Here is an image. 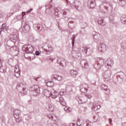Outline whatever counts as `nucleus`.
I'll return each instance as SVG.
<instances>
[{
	"label": "nucleus",
	"instance_id": "obj_3",
	"mask_svg": "<svg viewBox=\"0 0 126 126\" xmlns=\"http://www.w3.org/2000/svg\"><path fill=\"white\" fill-rule=\"evenodd\" d=\"M30 91L33 96H37L40 93V87L38 85H34L30 88Z\"/></svg>",
	"mask_w": 126,
	"mask_h": 126
},
{
	"label": "nucleus",
	"instance_id": "obj_9",
	"mask_svg": "<svg viewBox=\"0 0 126 126\" xmlns=\"http://www.w3.org/2000/svg\"><path fill=\"white\" fill-rule=\"evenodd\" d=\"M88 6L89 8H94L96 6L95 0H89L88 2Z\"/></svg>",
	"mask_w": 126,
	"mask_h": 126
},
{
	"label": "nucleus",
	"instance_id": "obj_7",
	"mask_svg": "<svg viewBox=\"0 0 126 126\" xmlns=\"http://www.w3.org/2000/svg\"><path fill=\"white\" fill-rule=\"evenodd\" d=\"M88 85L87 84H83L81 85L80 87V89L81 90V92L82 93H86L87 92V90L88 89Z\"/></svg>",
	"mask_w": 126,
	"mask_h": 126
},
{
	"label": "nucleus",
	"instance_id": "obj_41",
	"mask_svg": "<svg viewBox=\"0 0 126 126\" xmlns=\"http://www.w3.org/2000/svg\"><path fill=\"white\" fill-rule=\"evenodd\" d=\"M64 110L67 113H69V112H71V108L70 107H68L67 106L65 107L64 108Z\"/></svg>",
	"mask_w": 126,
	"mask_h": 126
},
{
	"label": "nucleus",
	"instance_id": "obj_28",
	"mask_svg": "<svg viewBox=\"0 0 126 126\" xmlns=\"http://www.w3.org/2000/svg\"><path fill=\"white\" fill-rule=\"evenodd\" d=\"M109 21L110 23H112V24H114L115 23V18H114V16H109Z\"/></svg>",
	"mask_w": 126,
	"mask_h": 126
},
{
	"label": "nucleus",
	"instance_id": "obj_37",
	"mask_svg": "<svg viewBox=\"0 0 126 126\" xmlns=\"http://www.w3.org/2000/svg\"><path fill=\"white\" fill-rule=\"evenodd\" d=\"M76 37V35L74 34L72 35V36L71 37L72 46H74V43L75 42V37Z\"/></svg>",
	"mask_w": 126,
	"mask_h": 126
},
{
	"label": "nucleus",
	"instance_id": "obj_6",
	"mask_svg": "<svg viewBox=\"0 0 126 126\" xmlns=\"http://www.w3.org/2000/svg\"><path fill=\"white\" fill-rule=\"evenodd\" d=\"M6 72V67L3 65V60L0 59V72L4 73Z\"/></svg>",
	"mask_w": 126,
	"mask_h": 126
},
{
	"label": "nucleus",
	"instance_id": "obj_40",
	"mask_svg": "<svg viewBox=\"0 0 126 126\" xmlns=\"http://www.w3.org/2000/svg\"><path fill=\"white\" fill-rule=\"evenodd\" d=\"M121 47L123 50L126 49V42H123L121 43Z\"/></svg>",
	"mask_w": 126,
	"mask_h": 126
},
{
	"label": "nucleus",
	"instance_id": "obj_8",
	"mask_svg": "<svg viewBox=\"0 0 126 126\" xmlns=\"http://www.w3.org/2000/svg\"><path fill=\"white\" fill-rule=\"evenodd\" d=\"M12 36H13V37H14L13 40H11V39H10V40H8L7 41V46L8 47H9L10 48H13V45H13V44H14V41L15 40V39H16V37H17L16 34H14Z\"/></svg>",
	"mask_w": 126,
	"mask_h": 126
},
{
	"label": "nucleus",
	"instance_id": "obj_33",
	"mask_svg": "<svg viewBox=\"0 0 126 126\" xmlns=\"http://www.w3.org/2000/svg\"><path fill=\"white\" fill-rule=\"evenodd\" d=\"M47 110H49L50 112H53V104H48L47 107Z\"/></svg>",
	"mask_w": 126,
	"mask_h": 126
},
{
	"label": "nucleus",
	"instance_id": "obj_23",
	"mask_svg": "<svg viewBox=\"0 0 126 126\" xmlns=\"http://www.w3.org/2000/svg\"><path fill=\"white\" fill-rule=\"evenodd\" d=\"M52 77H53L56 80H58V81H61L63 79L62 76H60L59 75H52Z\"/></svg>",
	"mask_w": 126,
	"mask_h": 126
},
{
	"label": "nucleus",
	"instance_id": "obj_34",
	"mask_svg": "<svg viewBox=\"0 0 126 126\" xmlns=\"http://www.w3.org/2000/svg\"><path fill=\"white\" fill-rule=\"evenodd\" d=\"M72 55L73 57H78V51L76 50H73L72 51Z\"/></svg>",
	"mask_w": 126,
	"mask_h": 126
},
{
	"label": "nucleus",
	"instance_id": "obj_29",
	"mask_svg": "<svg viewBox=\"0 0 126 126\" xmlns=\"http://www.w3.org/2000/svg\"><path fill=\"white\" fill-rule=\"evenodd\" d=\"M83 51L86 54V55H87V52L90 50V47H87V46H84L83 47Z\"/></svg>",
	"mask_w": 126,
	"mask_h": 126
},
{
	"label": "nucleus",
	"instance_id": "obj_2",
	"mask_svg": "<svg viewBox=\"0 0 126 126\" xmlns=\"http://www.w3.org/2000/svg\"><path fill=\"white\" fill-rule=\"evenodd\" d=\"M14 117L16 119V122L18 124H20L22 122V117H21V111L20 110L16 109L14 111Z\"/></svg>",
	"mask_w": 126,
	"mask_h": 126
},
{
	"label": "nucleus",
	"instance_id": "obj_14",
	"mask_svg": "<svg viewBox=\"0 0 126 126\" xmlns=\"http://www.w3.org/2000/svg\"><path fill=\"white\" fill-rule=\"evenodd\" d=\"M50 96L51 97V98L56 99V98L59 96V93H58V92H57V91H55L54 90H52L51 91Z\"/></svg>",
	"mask_w": 126,
	"mask_h": 126
},
{
	"label": "nucleus",
	"instance_id": "obj_39",
	"mask_svg": "<svg viewBox=\"0 0 126 126\" xmlns=\"http://www.w3.org/2000/svg\"><path fill=\"white\" fill-rule=\"evenodd\" d=\"M26 15V12H22V15H19L17 16V18H18V17L20 16V19L23 18V17Z\"/></svg>",
	"mask_w": 126,
	"mask_h": 126
},
{
	"label": "nucleus",
	"instance_id": "obj_30",
	"mask_svg": "<svg viewBox=\"0 0 126 126\" xmlns=\"http://www.w3.org/2000/svg\"><path fill=\"white\" fill-rule=\"evenodd\" d=\"M67 12H68V10L66 9H64L62 10V13L65 18H66V13H67Z\"/></svg>",
	"mask_w": 126,
	"mask_h": 126
},
{
	"label": "nucleus",
	"instance_id": "obj_62",
	"mask_svg": "<svg viewBox=\"0 0 126 126\" xmlns=\"http://www.w3.org/2000/svg\"><path fill=\"white\" fill-rule=\"evenodd\" d=\"M87 126H89V124H87Z\"/></svg>",
	"mask_w": 126,
	"mask_h": 126
},
{
	"label": "nucleus",
	"instance_id": "obj_13",
	"mask_svg": "<svg viewBox=\"0 0 126 126\" xmlns=\"http://www.w3.org/2000/svg\"><path fill=\"white\" fill-rule=\"evenodd\" d=\"M15 76L16 77H19L20 76V69L19 66L17 65L14 68Z\"/></svg>",
	"mask_w": 126,
	"mask_h": 126
},
{
	"label": "nucleus",
	"instance_id": "obj_25",
	"mask_svg": "<svg viewBox=\"0 0 126 126\" xmlns=\"http://www.w3.org/2000/svg\"><path fill=\"white\" fill-rule=\"evenodd\" d=\"M45 83L48 87H52L54 85V82L52 81H49V80H45Z\"/></svg>",
	"mask_w": 126,
	"mask_h": 126
},
{
	"label": "nucleus",
	"instance_id": "obj_36",
	"mask_svg": "<svg viewBox=\"0 0 126 126\" xmlns=\"http://www.w3.org/2000/svg\"><path fill=\"white\" fill-rule=\"evenodd\" d=\"M70 73L72 76H76V75L78 74V72L74 70H71L70 71Z\"/></svg>",
	"mask_w": 126,
	"mask_h": 126
},
{
	"label": "nucleus",
	"instance_id": "obj_5",
	"mask_svg": "<svg viewBox=\"0 0 126 126\" xmlns=\"http://www.w3.org/2000/svg\"><path fill=\"white\" fill-rule=\"evenodd\" d=\"M68 22H69L68 26L70 28H74L75 24H76V20L72 18L68 19Z\"/></svg>",
	"mask_w": 126,
	"mask_h": 126
},
{
	"label": "nucleus",
	"instance_id": "obj_48",
	"mask_svg": "<svg viewBox=\"0 0 126 126\" xmlns=\"http://www.w3.org/2000/svg\"><path fill=\"white\" fill-rule=\"evenodd\" d=\"M60 93L61 95H63V94H64V92H63V90H61Z\"/></svg>",
	"mask_w": 126,
	"mask_h": 126
},
{
	"label": "nucleus",
	"instance_id": "obj_1",
	"mask_svg": "<svg viewBox=\"0 0 126 126\" xmlns=\"http://www.w3.org/2000/svg\"><path fill=\"white\" fill-rule=\"evenodd\" d=\"M22 50L26 54H31L30 56V60H34L35 59V54L33 53L34 48L32 45L30 44L24 45Z\"/></svg>",
	"mask_w": 126,
	"mask_h": 126
},
{
	"label": "nucleus",
	"instance_id": "obj_18",
	"mask_svg": "<svg viewBox=\"0 0 126 126\" xmlns=\"http://www.w3.org/2000/svg\"><path fill=\"white\" fill-rule=\"evenodd\" d=\"M59 102L63 107H65L66 106V103L65 102V101H64V99H63V96L59 97Z\"/></svg>",
	"mask_w": 126,
	"mask_h": 126
},
{
	"label": "nucleus",
	"instance_id": "obj_17",
	"mask_svg": "<svg viewBox=\"0 0 126 126\" xmlns=\"http://www.w3.org/2000/svg\"><path fill=\"white\" fill-rule=\"evenodd\" d=\"M81 65L82 67H88V62L87 60L83 59L81 61Z\"/></svg>",
	"mask_w": 126,
	"mask_h": 126
},
{
	"label": "nucleus",
	"instance_id": "obj_11",
	"mask_svg": "<svg viewBox=\"0 0 126 126\" xmlns=\"http://www.w3.org/2000/svg\"><path fill=\"white\" fill-rule=\"evenodd\" d=\"M100 88L102 90H104V91H105V94H106V95H109V94H110V90L109 89V88H108V86L106 85H101L100 86Z\"/></svg>",
	"mask_w": 126,
	"mask_h": 126
},
{
	"label": "nucleus",
	"instance_id": "obj_19",
	"mask_svg": "<svg viewBox=\"0 0 126 126\" xmlns=\"http://www.w3.org/2000/svg\"><path fill=\"white\" fill-rule=\"evenodd\" d=\"M33 27L36 30H38V31H42V29H43V27L40 24H34Z\"/></svg>",
	"mask_w": 126,
	"mask_h": 126
},
{
	"label": "nucleus",
	"instance_id": "obj_61",
	"mask_svg": "<svg viewBox=\"0 0 126 126\" xmlns=\"http://www.w3.org/2000/svg\"><path fill=\"white\" fill-rule=\"evenodd\" d=\"M111 7H112V8H113V6L112 5H110Z\"/></svg>",
	"mask_w": 126,
	"mask_h": 126
},
{
	"label": "nucleus",
	"instance_id": "obj_26",
	"mask_svg": "<svg viewBox=\"0 0 126 126\" xmlns=\"http://www.w3.org/2000/svg\"><path fill=\"white\" fill-rule=\"evenodd\" d=\"M50 94L51 92L48 89L44 90L43 91V94H44L45 96H47V97L50 96Z\"/></svg>",
	"mask_w": 126,
	"mask_h": 126
},
{
	"label": "nucleus",
	"instance_id": "obj_47",
	"mask_svg": "<svg viewBox=\"0 0 126 126\" xmlns=\"http://www.w3.org/2000/svg\"><path fill=\"white\" fill-rule=\"evenodd\" d=\"M83 25L84 26V27H82V28H85L86 27H87V23H84L83 24Z\"/></svg>",
	"mask_w": 126,
	"mask_h": 126
},
{
	"label": "nucleus",
	"instance_id": "obj_27",
	"mask_svg": "<svg viewBox=\"0 0 126 126\" xmlns=\"http://www.w3.org/2000/svg\"><path fill=\"white\" fill-rule=\"evenodd\" d=\"M121 21L123 24H126V16L123 15L121 18Z\"/></svg>",
	"mask_w": 126,
	"mask_h": 126
},
{
	"label": "nucleus",
	"instance_id": "obj_32",
	"mask_svg": "<svg viewBox=\"0 0 126 126\" xmlns=\"http://www.w3.org/2000/svg\"><path fill=\"white\" fill-rule=\"evenodd\" d=\"M101 66H103L102 65L99 64V63H96L94 65V67L95 69H100Z\"/></svg>",
	"mask_w": 126,
	"mask_h": 126
},
{
	"label": "nucleus",
	"instance_id": "obj_63",
	"mask_svg": "<svg viewBox=\"0 0 126 126\" xmlns=\"http://www.w3.org/2000/svg\"><path fill=\"white\" fill-rule=\"evenodd\" d=\"M82 125H80L79 126H81Z\"/></svg>",
	"mask_w": 126,
	"mask_h": 126
},
{
	"label": "nucleus",
	"instance_id": "obj_45",
	"mask_svg": "<svg viewBox=\"0 0 126 126\" xmlns=\"http://www.w3.org/2000/svg\"><path fill=\"white\" fill-rule=\"evenodd\" d=\"M24 85L22 83H18L17 85L16 89H18L19 87H23Z\"/></svg>",
	"mask_w": 126,
	"mask_h": 126
},
{
	"label": "nucleus",
	"instance_id": "obj_15",
	"mask_svg": "<svg viewBox=\"0 0 126 126\" xmlns=\"http://www.w3.org/2000/svg\"><path fill=\"white\" fill-rule=\"evenodd\" d=\"M93 38L95 41H99L100 39V34L96 32H93Z\"/></svg>",
	"mask_w": 126,
	"mask_h": 126
},
{
	"label": "nucleus",
	"instance_id": "obj_52",
	"mask_svg": "<svg viewBox=\"0 0 126 126\" xmlns=\"http://www.w3.org/2000/svg\"><path fill=\"white\" fill-rule=\"evenodd\" d=\"M69 126H76L75 124L71 123L69 124Z\"/></svg>",
	"mask_w": 126,
	"mask_h": 126
},
{
	"label": "nucleus",
	"instance_id": "obj_4",
	"mask_svg": "<svg viewBox=\"0 0 126 126\" xmlns=\"http://www.w3.org/2000/svg\"><path fill=\"white\" fill-rule=\"evenodd\" d=\"M98 51L100 53H103L107 50V46L104 43L101 42L97 47Z\"/></svg>",
	"mask_w": 126,
	"mask_h": 126
},
{
	"label": "nucleus",
	"instance_id": "obj_57",
	"mask_svg": "<svg viewBox=\"0 0 126 126\" xmlns=\"http://www.w3.org/2000/svg\"><path fill=\"white\" fill-rule=\"evenodd\" d=\"M39 78V77L38 78H34V79L36 81H38V79Z\"/></svg>",
	"mask_w": 126,
	"mask_h": 126
},
{
	"label": "nucleus",
	"instance_id": "obj_55",
	"mask_svg": "<svg viewBox=\"0 0 126 126\" xmlns=\"http://www.w3.org/2000/svg\"><path fill=\"white\" fill-rule=\"evenodd\" d=\"M51 126H57V125H56V124H53V125H51Z\"/></svg>",
	"mask_w": 126,
	"mask_h": 126
},
{
	"label": "nucleus",
	"instance_id": "obj_64",
	"mask_svg": "<svg viewBox=\"0 0 126 126\" xmlns=\"http://www.w3.org/2000/svg\"><path fill=\"white\" fill-rule=\"evenodd\" d=\"M0 91H1V89H0Z\"/></svg>",
	"mask_w": 126,
	"mask_h": 126
},
{
	"label": "nucleus",
	"instance_id": "obj_16",
	"mask_svg": "<svg viewBox=\"0 0 126 126\" xmlns=\"http://www.w3.org/2000/svg\"><path fill=\"white\" fill-rule=\"evenodd\" d=\"M78 102L79 104H85L87 102V98L86 97H79Z\"/></svg>",
	"mask_w": 126,
	"mask_h": 126
},
{
	"label": "nucleus",
	"instance_id": "obj_56",
	"mask_svg": "<svg viewBox=\"0 0 126 126\" xmlns=\"http://www.w3.org/2000/svg\"><path fill=\"white\" fill-rule=\"evenodd\" d=\"M9 62H12V60L11 59H9Z\"/></svg>",
	"mask_w": 126,
	"mask_h": 126
},
{
	"label": "nucleus",
	"instance_id": "obj_10",
	"mask_svg": "<svg viewBox=\"0 0 126 126\" xmlns=\"http://www.w3.org/2000/svg\"><path fill=\"white\" fill-rule=\"evenodd\" d=\"M58 63H59L61 66H64V64L66 63V61L63 58L59 57L57 60Z\"/></svg>",
	"mask_w": 126,
	"mask_h": 126
},
{
	"label": "nucleus",
	"instance_id": "obj_12",
	"mask_svg": "<svg viewBox=\"0 0 126 126\" xmlns=\"http://www.w3.org/2000/svg\"><path fill=\"white\" fill-rule=\"evenodd\" d=\"M49 8L50 12L51 13H52V12H53V11L54 9L55 16H57V17H60V16H59V11H60V9H59V8H54V7H51L50 8L49 7Z\"/></svg>",
	"mask_w": 126,
	"mask_h": 126
},
{
	"label": "nucleus",
	"instance_id": "obj_42",
	"mask_svg": "<svg viewBox=\"0 0 126 126\" xmlns=\"http://www.w3.org/2000/svg\"><path fill=\"white\" fill-rule=\"evenodd\" d=\"M46 6V10H45V13H46V14H50V13H51V12H50V9L49 8V7H48V6L45 5Z\"/></svg>",
	"mask_w": 126,
	"mask_h": 126
},
{
	"label": "nucleus",
	"instance_id": "obj_38",
	"mask_svg": "<svg viewBox=\"0 0 126 126\" xmlns=\"http://www.w3.org/2000/svg\"><path fill=\"white\" fill-rule=\"evenodd\" d=\"M119 3L121 5H125L126 4V0H119Z\"/></svg>",
	"mask_w": 126,
	"mask_h": 126
},
{
	"label": "nucleus",
	"instance_id": "obj_50",
	"mask_svg": "<svg viewBox=\"0 0 126 126\" xmlns=\"http://www.w3.org/2000/svg\"><path fill=\"white\" fill-rule=\"evenodd\" d=\"M86 97H87L89 99H91V98H92L91 95H89V94H86Z\"/></svg>",
	"mask_w": 126,
	"mask_h": 126
},
{
	"label": "nucleus",
	"instance_id": "obj_49",
	"mask_svg": "<svg viewBox=\"0 0 126 126\" xmlns=\"http://www.w3.org/2000/svg\"><path fill=\"white\" fill-rule=\"evenodd\" d=\"M32 10H33V9L31 8L30 10L26 11V13H30V12H31V11H32Z\"/></svg>",
	"mask_w": 126,
	"mask_h": 126
},
{
	"label": "nucleus",
	"instance_id": "obj_21",
	"mask_svg": "<svg viewBox=\"0 0 126 126\" xmlns=\"http://www.w3.org/2000/svg\"><path fill=\"white\" fill-rule=\"evenodd\" d=\"M97 23L99 24V25H101V26H104L105 25V23L101 17H99L98 20H97Z\"/></svg>",
	"mask_w": 126,
	"mask_h": 126
},
{
	"label": "nucleus",
	"instance_id": "obj_24",
	"mask_svg": "<svg viewBox=\"0 0 126 126\" xmlns=\"http://www.w3.org/2000/svg\"><path fill=\"white\" fill-rule=\"evenodd\" d=\"M97 61L98 62V63L100 64L101 65H103L105 62V60L102 58H98L97 59Z\"/></svg>",
	"mask_w": 126,
	"mask_h": 126
},
{
	"label": "nucleus",
	"instance_id": "obj_51",
	"mask_svg": "<svg viewBox=\"0 0 126 126\" xmlns=\"http://www.w3.org/2000/svg\"><path fill=\"white\" fill-rule=\"evenodd\" d=\"M36 56H39L40 55V52L38 51H36L35 53Z\"/></svg>",
	"mask_w": 126,
	"mask_h": 126
},
{
	"label": "nucleus",
	"instance_id": "obj_44",
	"mask_svg": "<svg viewBox=\"0 0 126 126\" xmlns=\"http://www.w3.org/2000/svg\"><path fill=\"white\" fill-rule=\"evenodd\" d=\"M24 28L26 31H29L30 30V26L29 25H25Z\"/></svg>",
	"mask_w": 126,
	"mask_h": 126
},
{
	"label": "nucleus",
	"instance_id": "obj_53",
	"mask_svg": "<svg viewBox=\"0 0 126 126\" xmlns=\"http://www.w3.org/2000/svg\"><path fill=\"white\" fill-rule=\"evenodd\" d=\"M109 122H110V125L112 124V119L111 118L109 119Z\"/></svg>",
	"mask_w": 126,
	"mask_h": 126
},
{
	"label": "nucleus",
	"instance_id": "obj_43",
	"mask_svg": "<svg viewBox=\"0 0 126 126\" xmlns=\"http://www.w3.org/2000/svg\"><path fill=\"white\" fill-rule=\"evenodd\" d=\"M112 73L111 71H107L105 72V75H107V78H109V77H111V74Z\"/></svg>",
	"mask_w": 126,
	"mask_h": 126
},
{
	"label": "nucleus",
	"instance_id": "obj_20",
	"mask_svg": "<svg viewBox=\"0 0 126 126\" xmlns=\"http://www.w3.org/2000/svg\"><path fill=\"white\" fill-rule=\"evenodd\" d=\"M105 64H107V65H108V66H110V67H112V65L114 64V61L110 59H107L105 62Z\"/></svg>",
	"mask_w": 126,
	"mask_h": 126
},
{
	"label": "nucleus",
	"instance_id": "obj_46",
	"mask_svg": "<svg viewBox=\"0 0 126 126\" xmlns=\"http://www.w3.org/2000/svg\"><path fill=\"white\" fill-rule=\"evenodd\" d=\"M6 26V24H2L1 29H4V28H5Z\"/></svg>",
	"mask_w": 126,
	"mask_h": 126
},
{
	"label": "nucleus",
	"instance_id": "obj_22",
	"mask_svg": "<svg viewBox=\"0 0 126 126\" xmlns=\"http://www.w3.org/2000/svg\"><path fill=\"white\" fill-rule=\"evenodd\" d=\"M101 109V105L95 104L92 107V111H98Z\"/></svg>",
	"mask_w": 126,
	"mask_h": 126
},
{
	"label": "nucleus",
	"instance_id": "obj_59",
	"mask_svg": "<svg viewBox=\"0 0 126 126\" xmlns=\"http://www.w3.org/2000/svg\"><path fill=\"white\" fill-rule=\"evenodd\" d=\"M52 120H53V121H55V120H54V117H52Z\"/></svg>",
	"mask_w": 126,
	"mask_h": 126
},
{
	"label": "nucleus",
	"instance_id": "obj_35",
	"mask_svg": "<svg viewBox=\"0 0 126 126\" xmlns=\"http://www.w3.org/2000/svg\"><path fill=\"white\" fill-rule=\"evenodd\" d=\"M119 76L120 78H121V79H123V80H126V74H125V73L122 72Z\"/></svg>",
	"mask_w": 126,
	"mask_h": 126
},
{
	"label": "nucleus",
	"instance_id": "obj_31",
	"mask_svg": "<svg viewBox=\"0 0 126 126\" xmlns=\"http://www.w3.org/2000/svg\"><path fill=\"white\" fill-rule=\"evenodd\" d=\"M27 91H28V89L23 88L20 92L23 95H26L27 94Z\"/></svg>",
	"mask_w": 126,
	"mask_h": 126
},
{
	"label": "nucleus",
	"instance_id": "obj_58",
	"mask_svg": "<svg viewBox=\"0 0 126 126\" xmlns=\"http://www.w3.org/2000/svg\"><path fill=\"white\" fill-rule=\"evenodd\" d=\"M1 34V31H0V35Z\"/></svg>",
	"mask_w": 126,
	"mask_h": 126
},
{
	"label": "nucleus",
	"instance_id": "obj_54",
	"mask_svg": "<svg viewBox=\"0 0 126 126\" xmlns=\"http://www.w3.org/2000/svg\"><path fill=\"white\" fill-rule=\"evenodd\" d=\"M122 126H126V122L123 123L122 124Z\"/></svg>",
	"mask_w": 126,
	"mask_h": 126
},
{
	"label": "nucleus",
	"instance_id": "obj_60",
	"mask_svg": "<svg viewBox=\"0 0 126 126\" xmlns=\"http://www.w3.org/2000/svg\"><path fill=\"white\" fill-rule=\"evenodd\" d=\"M53 51V49L50 50V52H52Z\"/></svg>",
	"mask_w": 126,
	"mask_h": 126
}]
</instances>
